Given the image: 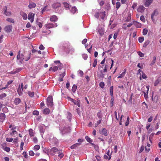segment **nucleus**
<instances>
[{"label": "nucleus", "mask_w": 161, "mask_h": 161, "mask_svg": "<svg viewBox=\"0 0 161 161\" xmlns=\"http://www.w3.org/2000/svg\"><path fill=\"white\" fill-rule=\"evenodd\" d=\"M81 144L80 143H77L71 146L70 148L71 149H74L76 148L78 146H79Z\"/></svg>", "instance_id": "nucleus-22"}, {"label": "nucleus", "mask_w": 161, "mask_h": 161, "mask_svg": "<svg viewBox=\"0 0 161 161\" xmlns=\"http://www.w3.org/2000/svg\"><path fill=\"white\" fill-rule=\"evenodd\" d=\"M126 71V69H125L124 70V71L120 74L119 76L118 77V78H122L124 77L125 74V73Z\"/></svg>", "instance_id": "nucleus-21"}, {"label": "nucleus", "mask_w": 161, "mask_h": 161, "mask_svg": "<svg viewBox=\"0 0 161 161\" xmlns=\"http://www.w3.org/2000/svg\"><path fill=\"white\" fill-rule=\"evenodd\" d=\"M39 129L41 135H43L44 132V127L42 125H40L39 126Z\"/></svg>", "instance_id": "nucleus-17"}, {"label": "nucleus", "mask_w": 161, "mask_h": 161, "mask_svg": "<svg viewBox=\"0 0 161 161\" xmlns=\"http://www.w3.org/2000/svg\"><path fill=\"white\" fill-rule=\"evenodd\" d=\"M49 109L47 108L44 109L43 111V114H49Z\"/></svg>", "instance_id": "nucleus-28"}, {"label": "nucleus", "mask_w": 161, "mask_h": 161, "mask_svg": "<svg viewBox=\"0 0 161 161\" xmlns=\"http://www.w3.org/2000/svg\"><path fill=\"white\" fill-rule=\"evenodd\" d=\"M40 148V146L38 145H35L33 148V150L35 151L39 150Z\"/></svg>", "instance_id": "nucleus-30"}, {"label": "nucleus", "mask_w": 161, "mask_h": 161, "mask_svg": "<svg viewBox=\"0 0 161 161\" xmlns=\"http://www.w3.org/2000/svg\"><path fill=\"white\" fill-rule=\"evenodd\" d=\"M20 15L22 16L23 19L24 20H26L27 19V14L25 13L22 11H21L20 12Z\"/></svg>", "instance_id": "nucleus-14"}, {"label": "nucleus", "mask_w": 161, "mask_h": 161, "mask_svg": "<svg viewBox=\"0 0 161 161\" xmlns=\"http://www.w3.org/2000/svg\"><path fill=\"white\" fill-rule=\"evenodd\" d=\"M29 154L30 156H34V155L35 154L34 153L32 150H31V151H29Z\"/></svg>", "instance_id": "nucleus-45"}, {"label": "nucleus", "mask_w": 161, "mask_h": 161, "mask_svg": "<svg viewBox=\"0 0 161 161\" xmlns=\"http://www.w3.org/2000/svg\"><path fill=\"white\" fill-rule=\"evenodd\" d=\"M58 69V67L57 66H55L53 67H51L49 69L50 71L52 70L53 72L56 71Z\"/></svg>", "instance_id": "nucleus-20"}, {"label": "nucleus", "mask_w": 161, "mask_h": 161, "mask_svg": "<svg viewBox=\"0 0 161 161\" xmlns=\"http://www.w3.org/2000/svg\"><path fill=\"white\" fill-rule=\"evenodd\" d=\"M158 14V13L157 11L156 10H155L153 12L152 14L151 15V18L153 20L154 16L155 15V14Z\"/></svg>", "instance_id": "nucleus-31"}, {"label": "nucleus", "mask_w": 161, "mask_h": 161, "mask_svg": "<svg viewBox=\"0 0 161 161\" xmlns=\"http://www.w3.org/2000/svg\"><path fill=\"white\" fill-rule=\"evenodd\" d=\"M146 88L147 89V92H144V96L145 99H147L148 97V93L149 90V87L148 86H147Z\"/></svg>", "instance_id": "nucleus-23"}, {"label": "nucleus", "mask_w": 161, "mask_h": 161, "mask_svg": "<svg viewBox=\"0 0 161 161\" xmlns=\"http://www.w3.org/2000/svg\"><path fill=\"white\" fill-rule=\"evenodd\" d=\"M12 26L11 25H8L6 26L4 28L5 31L7 33H9L12 31Z\"/></svg>", "instance_id": "nucleus-8"}, {"label": "nucleus", "mask_w": 161, "mask_h": 161, "mask_svg": "<svg viewBox=\"0 0 161 161\" xmlns=\"http://www.w3.org/2000/svg\"><path fill=\"white\" fill-rule=\"evenodd\" d=\"M27 94L30 97H32L34 96V92L29 91L28 92Z\"/></svg>", "instance_id": "nucleus-36"}, {"label": "nucleus", "mask_w": 161, "mask_h": 161, "mask_svg": "<svg viewBox=\"0 0 161 161\" xmlns=\"http://www.w3.org/2000/svg\"><path fill=\"white\" fill-rule=\"evenodd\" d=\"M47 105L48 107H52L53 106V98L51 96H49L47 98Z\"/></svg>", "instance_id": "nucleus-2"}, {"label": "nucleus", "mask_w": 161, "mask_h": 161, "mask_svg": "<svg viewBox=\"0 0 161 161\" xmlns=\"http://www.w3.org/2000/svg\"><path fill=\"white\" fill-rule=\"evenodd\" d=\"M58 20V18L55 15H53L51 16L50 19V20L52 22H56Z\"/></svg>", "instance_id": "nucleus-12"}, {"label": "nucleus", "mask_w": 161, "mask_h": 161, "mask_svg": "<svg viewBox=\"0 0 161 161\" xmlns=\"http://www.w3.org/2000/svg\"><path fill=\"white\" fill-rule=\"evenodd\" d=\"M103 70H101L100 71V73H98L97 74V77L99 78H103L104 77V75H105V74L104 73Z\"/></svg>", "instance_id": "nucleus-9"}, {"label": "nucleus", "mask_w": 161, "mask_h": 161, "mask_svg": "<svg viewBox=\"0 0 161 161\" xmlns=\"http://www.w3.org/2000/svg\"><path fill=\"white\" fill-rule=\"evenodd\" d=\"M36 6V4L35 3L31 2V1H29V3L28 6V7L29 8L31 9L35 8Z\"/></svg>", "instance_id": "nucleus-11"}, {"label": "nucleus", "mask_w": 161, "mask_h": 161, "mask_svg": "<svg viewBox=\"0 0 161 161\" xmlns=\"http://www.w3.org/2000/svg\"><path fill=\"white\" fill-rule=\"evenodd\" d=\"M71 117H72L71 114L70 113H68L67 118L69 119V121H70V119H71Z\"/></svg>", "instance_id": "nucleus-59"}, {"label": "nucleus", "mask_w": 161, "mask_h": 161, "mask_svg": "<svg viewBox=\"0 0 161 161\" xmlns=\"http://www.w3.org/2000/svg\"><path fill=\"white\" fill-rule=\"evenodd\" d=\"M77 88V86L74 84L72 87V90L73 93H75L76 91Z\"/></svg>", "instance_id": "nucleus-34"}, {"label": "nucleus", "mask_w": 161, "mask_h": 161, "mask_svg": "<svg viewBox=\"0 0 161 161\" xmlns=\"http://www.w3.org/2000/svg\"><path fill=\"white\" fill-rule=\"evenodd\" d=\"M145 9V8L143 6H140L138 8L137 10L140 12H143Z\"/></svg>", "instance_id": "nucleus-27"}, {"label": "nucleus", "mask_w": 161, "mask_h": 161, "mask_svg": "<svg viewBox=\"0 0 161 161\" xmlns=\"http://www.w3.org/2000/svg\"><path fill=\"white\" fill-rule=\"evenodd\" d=\"M111 97H112L110 100V104L111 105V107H112L114 105V98L113 96Z\"/></svg>", "instance_id": "nucleus-43"}, {"label": "nucleus", "mask_w": 161, "mask_h": 161, "mask_svg": "<svg viewBox=\"0 0 161 161\" xmlns=\"http://www.w3.org/2000/svg\"><path fill=\"white\" fill-rule=\"evenodd\" d=\"M104 83L103 82H101L99 84V86L102 88H104Z\"/></svg>", "instance_id": "nucleus-48"}, {"label": "nucleus", "mask_w": 161, "mask_h": 161, "mask_svg": "<svg viewBox=\"0 0 161 161\" xmlns=\"http://www.w3.org/2000/svg\"><path fill=\"white\" fill-rule=\"evenodd\" d=\"M120 134L122 136H124L125 135V133L123 132V128H122L120 131Z\"/></svg>", "instance_id": "nucleus-58"}, {"label": "nucleus", "mask_w": 161, "mask_h": 161, "mask_svg": "<svg viewBox=\"0 0 161 161\" xmlns=\"http://www.w3.org/2000/svg\"><path fill=\"white\" fill-rule=\"evenodd\" d=\"M82 57L85 60H86L88 58V56L86 54H83L82 55Z\"/></svg>", "instance_id": "nucleus-51"}, {"label": "nucleus", "mask_w": 161, "mask_h": 161, "mask_svg": "<svg viewBox=\"0 0 161 161\" xmlns=\"http://www.w3.org/2000/svg\"><path fill=\"white\" fill-rule=\"evenodd\" d=\"M44 48V47L42 44H41L39 47V49L41 50H43Z\"/></svg>", "instance_id": "nucleus-64"}, {"label": "nucleus", "mask_w": 161, "mask_h": 161, "mask_svg": "<svg viewBox=\"0 0 161 161\" xmlns=\"http://www.w3.org/2000/svg\"><path fill=\"white\" fill-rule=\"evenodd\" d=\"M140 19L143 22H145V21L144 17L143 15H142L141 16L140 18Z\"/></svg>", "instance_id": "nucleus-50"}, {"label": "nucleus", "mask_w": 161, "mask_h": 161, "mask_svg": "<svg viewBox=\"0 0 161 161\" xmlns=\"http://www.w3.org/2000/svg\"><path fill=\"white\" fill-rule=\"evenodd\" d=\"M47 7L48 6L47 5L44 7L43 8L42 10V13H43V12L45 11H47L48 10L47 8Z\"/></svg>", "instance_id": "nucleus-46"}, {"label": "nucleus", "mask_w": 161, "mask_h": 161, "mask_svg": "<svg viewBox=\"0 0 161 161\" xmlns=\"http://www.w3.org/2000/svg\"><path fill=\"white\" fill-rule=\"evenodd\" d=\"M137 53L138 55L141 57H143L144 56V54L140 51L138 52Z\"/></svg>", "instance_id": "nucleus-44"}, {"label": "nucleus", "mask_w": 161, "mask_h": 161, "mask_svg": "<svg viewBox=\"0 0 161 161\" xmlns=\"http://www.w3.org/2000/svg\"><path fill=\"white\" fill-rule=\"evenodd\" d=\"M52 6L53 8H57L61 6V4L59 2H56L53 4Z\"/></svg>", "instance_id": "nucleus-10"}, {"label": "nucleus", "mask_w": 161, "mask_h": 161, "mask_svg": "<svg viewBox=\"0 0 161 161\" xmlns=\"http://www.w3.org/2000/svg\"><path fill=\"white\" fill-rule=\"evenodd\" d=\"M29 56L27 58H24V55L23 54H21L20 55V58L19 59H17L18 60H20V62H21L23 61V60L24 59H25V61H27L28 60H29L31 57V54L29 53Z\"/></svg>", "instance_id": "nucleus-6"}, {"label": "nucleus", "mask_w": 161, "mask_h": 161, "mask_svg": "<svg viewBox=\"0 0 161 161\" xmlns=\"http://www.w3.org/2000/svg\"><path fill=\"white\" fill-rule=\"evenodd\" d=\"M3 14L7 16H10L11 15V12L10 11H7V6H5L3 9Z\"/></svg>", "instance_id": "nucleus-5"}, {"label": "nucleus", "mask_w": 161, "mask_h": 161, "mask_svg": "<svg viewBox=\"0 0 161 161\" xmlns=\"http://www.w3.org/2000/svg\"><path fill=\"white\" fill-rule=\"evenodd\" d=\"M58 153V157L60 159L62 158L64 155V154L62 153V150H60Z\"/></svg>", "instance_id": "nucleus-29"}, {"label": "nucleus", "mask_w": 161, "mask_h": 161, "mask_svg": "<svg viewBox=\"0 0 161 161\" xmlns=\"http://www.w3.org/2000/svg\"><path fill=\"white\" fill-rule=\"evenodd\" d=\"M21 102V100L19 98H16L14 100V103L16 105L19 104Z\"/></svg>", "instance_id": "nucleus-25"}, {"label": "nucleus", "mask_w": 161, "mask_h": 161, "mask_svg": "<svg viewBox=\"0 0 161 161\" xmlns=\"http://www.w3.org/2000/svg\"><path fill=\"white\" fill-rule=\"evenodd\" d=\"M23 154L25 158H27L28 156L25 152H24L23 153Z\"/></svg>", "instance_id": "nucleus-60"}, {"label": "nucleus", "mask_w": 161, "mask_h": 161, "mask_svg": "<svg viewBox=\"0 0 161 161\" xmlns=\"http://www.w3.org/2000/svg\"><path fill=\"white\" fill-rule=\"evenodd\" d=\"M129 124V117L128 116L127 119V120L126 122L125 123V125L126 126H128Z\"/></svg>", "instance_id": "nucleus-47"}, {"label": "nucleus", "mask_w": 161, "mask_h": 161, "mask_svg": "<svg viewBox=\"0 0 161 161\" xmlns=\"http://www.w3.org/2000/svg\"><path fill=\"white\" fill-rule=\"evenodd\" d=\"M29 135L31 137L33 136L35 134L33 130L31 129H30L29 130Z\"/></svg>", "instance_id": "nucleus-26"}, {"label": "nucleus", "mask_w": 161, "mask_h": 161, "mask_svg": "<svg viewBox=\"0 0 161 161\" xmlns=\"http://www.w3.org/2000/svg\"><path fill=\"white\" fill-rule=\"evenodd\" d=\"M70 100L72 101V102H73L75 104H76L77 102L78 101H77L75 99L71 98H69Z\"/></svg>", "instance_id": "nucleus-54"}, {"label": "nucleus", "mask_w": 161, "mask_h": 161, "mask_svg": "<svg viewBox=\"0 0 161 161\" xmlns=\"http://www.w3.org/2000/svg\"><path fill=\"white\" fill-rule=\"evenodd\" d=\"M156 57L155 56H154L153 57V60L151 63L152 65H153L155 63V61H156Z\"/></svg>", "instance_id": "nucleus-57"}, {"label": "nucleus", "mask_w": 161, "mask_h": 161, "mask_svg": "<svg viewBox=\"0 0 161 161\" xmlns=\"http://www.w3.org/2000/svg\"><path fill=\"white\" fill-rule=\"evenodd\" d=\"M100 15V13L98 12H96L95 14V16L96 18H98Z\"/></svg>", "instance_id": "nucleus-56"}, {"label": "nucleus", "mask_w": 161, "mask_h": 161, "mask_svg": "<svg viewBox=\"0 0 161 161\" xmlns=\"http://www.w3.org/2000/svg\"><path fill=\"white\" fill-rule=\"evenodd\" d=\"M60 151L57 148L53 147L50 150V153L52 155H54L55 154L58 153Z\"/></svg>", "instance_id": "nucleus-4"}, {"label": "nucleus", "mask_w": 161, "mask_h": 161, "mask_svg": "<svg viewBox=\"0 0 161 161\" xmlns=\"http://www.w3.org/2000/svg\"><path fill=\"white\" fill-rule=\"evenodd\" d=\"M153 0H146L144 4L145 6L148 7L152 3Z\"/></svg>", "instance_id": "nucleus-16"}, {"label": "nucleus", "mask_w": 161, "mask_h": 161, "mask_svg": "<svg viewBox=\"0 0 161 161\" xmlns=\"http://www.w3.org/2000/svg\"><path fill=\"white\" fill-rule=\"evenodd\" d=\"M4 149L5 151L7 152H9L10 150V148L9 147H5Z\"/></svg>", "instance_id": "nucleus-61"}, {"label": "nucleus", "mask_w": 161, "mask_h": 161, "mask_svg": "<svg viewBox=\"0 0 161 161\" xmlns=\"http://www.w3.org/2000/svg\"><path fill=\"white\" fill-rule=\"evenodd\" d=\"M97 64V59L96 58L94 59L93 63V67H95L96 66Z\"/></svg>", "instance_id": "nucleus-40"}, {"label": "nucleus", "mask_w": 161, "mask_h": 161, "mask_svg": "<svg viewBox=\"0 0 161 161\" xmlns=\"http://www.w3.org/2000/svg\"><path fill=\"white\" fill-rule=\"evenodd\" d=\"M64 7L66 8H69V4L67 3H66V2H64Z\"/></svg>", "instance_id": "nucleus-49"}, {"label": "nucleus", "mask_w": 161, "mask_h": 161, "mask_svg": "<svg viewBox=\"0 0 161 161\" xmlns=\"http://www.w3.org/2000/svg\"><path fill=\"white\" fill-rule=\"evenodd\" d=\"M77 11V8H76V7H73L71 8V12L73 14H74L75 13H76V12Z\"/></svg>", "instance_id": "nucleus-32"}, {"label": "nucleus", "mask_w": 161, "mask_h": 161, "mask_svg": "<svg viewBox=\"0 0 161 161\" xmlns=\"http://www.w3.org/2000/svg\"><path fill=\"white\" fill-rule=\"evenodd\" d=\"M108 68V65L106 64L104 68L103 69L104 72L106 73L107 71V68Z\"/></svg>", "instance_id": "nucleus-55"}, {"label": "nucleus", "mask_w": 161, "mask_h": 161, "mask_svg": "<svg viewBox=\"0 0 161 161\" xmlns=\"http://www.w3.org/2000/svg\"><path fill=\"white\" fill-rule=\"evenodd\" d=\"M153 93H152V101L153 102V103L154 105L156 104V103H157V102L158 101V96H155L154 98H153Z\"/></svg>", "instance_id": "nucleus-13"}, {"label": "nucleus", "mask_w": 161, "mask_h": 161, "mask_svg": "<svg viewBox=\"0 0 161 161\" xmlns=\"http://www.w3.org/2000/svg\"><path fill=\"white\" fill-rule=\"evenodd\" d=\"M110 95L111 96H113V86H112L110 88Z\"/></svg>", "instance_id": "nucleus-35"}, {"label": "nucleus", "mask_w": 161, "mask_h": 161, "mask_svg": "<svg viewBox=\"0 0 161 161\" xmlns=\"http://www.w3.org/2000/svg\"><path fill=\"white\" fill-rule=\"evenodd\" d=\"M6 118V116L4 114L1 113L0 114V121L3 122Z\"/></svg>", "instance_id": "nucleus-15"}, {"label": "nucleus", "mask_w": 161, "mask_h": 161, "mask_svg": "<svg viewBox=\"0 0 161 161\" xmlns=\"http://www.w3.org/2000/svg\"><path fill=\"white\" fill-rule=\"evenodd\" d=\"M46 28L47 29H50L51 28H53L57 26V24L54 23H47L45 25Z\"/></svg>", "instance_id": "nucleus-3"}, {"label": "nucleus", "mask_w": 161, "mask_h": 161, "mask_svg": "<svg viewBox=\"0 0 161 161\" xmlns=\"http://www.w3.org/2000/svg\"><path fill=\"white\" fill-rule=\"evenodd\" d=\"M35 14L32 13H30L28 14V19L30 20L31 23L34 21Z\"/></svg>", "instance_id": "nucleus-7"}, {"label": "nucleus", "mask_w": 161, "mask_h": 161, "mask_svg": "<svg viewBox=\"0 0 161 161\" xmlns=\"http://www.w3.org/2000/svg\"><path fill=\"white\" fill-rule=\"evenodd\" d=\"M6 20L9 22H10V23H14V19H11V18H8Z\"/></svg>", "instance_id": "nucleus-38"}, {"label": "nucleus", "mask_w": 161, "mask_h": 161, "mask_svg": "<svg viewBox=\"0 0 161 161\" xmlns=\"http://www.w3.org/2000/svg\"><path fill=\"white\" fill-rule=\"evenodd\" d=\"M104 31L102 29H99L98 30V32L101 36L103 35L104 34Z\"/></svg>", "instance_id": "nucleus-33"}, {"label": "nucleus", "mask_w": 161, "mask_h": 161, "mask_svg": "<svg viewBox=\"0 0 161 161\" xmlns=\"http://www.w3.org/2000/svg\"><path fill=\"white\" fill-rule=\"evenodd\" d=\"M148 32V30L147 29L145 28L143 29L142 33L144 35H146Z\"/></svg>", "instance_id": "nucleus-39"}, {"label": "nucleus", "mask_w": 161, "mask_h": 161, "mask_svg": "<svg viewBox=\"0 0 161 161\" xmlns=\"http://www.w3.org/2000/svg\"><path fill=\"white\" fill-rule=\"evenodd\" d=\"M85 139L86 141L89 142L91 143L92 142V140L88 136H85Z\"/></svg>", "instance_id": "nucleus-37"}, {"label": "nucleus", "mask_w": 161, "mask_h": 161, "mask_svg": "<svg viewBox=\"0 0 161 161\" xmlns=\"http://www.w3.org/2000/svg\"><path fill=\"white\" fill-rule=\"evenodd\" d=\"M7 96V95L5 93H3L2 94L0 95V99H3V98L6 97Z\"/></svg>", "instance_id": "nucleus-41"}, {"label": "nucleus", "mask_w": 161, "mask_h": 161, "mask_svg": "<svg viewBox=\"0 0 161 161\" xmlns=\"http://www.w3.org/2000/svg\"><path fill=\"white\" fill-rule=\"evenodd\" d=\"M6 140L7 141L9 142H12L13 140V139L12 138H6Z\"/></svg>", "instance_id": "nucleus-63"}, {"label": "nucleus", "mask_w": 161, "mask_h": 161, "mask_svg": "<svg viewBox=\"0 0 161 161\" xmlns=\"http://www.w3.org/2000/svg\"><path fill=\"white\" fill-rule=\"evenodd\" d=\"M63 48L64 51L67 53H69L72 49L70 44L68 42L63 43Z\"/></svg>", "instance_id": "nucleus-1"}, {"label": "nucleus", "mask_w": 161, "mask_h": 161, "mask_svg": "<svg viewBox=\"0 0 161 161\" xmlns=\"http://www.w3.org/2000/svg\"><path fill=\"white\" fill-rule=\"evenodd\" d=\"M142 78L146 79L147 78L146 75H145L143 72H142Z\"/></svg>", "instance_id": "nucleus-62"}, {"label": "nucleus", "mask_w": 161, "mask_h": 161, "mask_svg": "<svg viewBox=\"0 0 161 161\" xmlns=\"http://www.w3.org/2000/svg\"><path fill=\"white\" fill-rule=\"evenodd\" d=\"M144 40V37H140L138 38V41L139 42H142Z\"/></svg>", "instance_id": "nucleus-42"}, {"label": "nucleus", "mask_w": 161, "mask_h": 161, "mask_svg": "<svg viewBox=\"0 0 161 161\" xmlns=\"http://www.w3.org/2000/svg\"><path fill=\"white\" fill-rule=\"evenodd\" d=\"M120 2H117L116 3V8L118 9L120 7Z\"/></svg>", "instance_id": "nucleus-52"}, {"label": "nucleus", "mask_w": 161, "mask_h": 161, "mask_svg": "<svg viewBox=\"0 0 161 161\" xmlns=\"http://www.w3.org/2000/svg\"><path fill=\"white\" fill-rule=\"evenodd\" d=\"M17 131L15 130H13L12 132H11L10 134V135L12 136H13L15 134H17Z\"/></svg>", "instance_id": "nucleus-53"}, {"label": "nucleus", "mask_w": 161, "mask_h": 161, "mask_svg": "<svg viewBox=\"0 0 161 161\" xmlns=\"http://www.w3.org/2000/svg\"><path fill=\"white\" fill-rule=\"evenodd\" d=\"M101 133L105 136H107L108 135L107 130L106 129L103 128L102 129Z\"/></svg>", "instance_id": "nucleus-19"}, {"label": "nucleus", "mask_w": 161, "mask_h": 161, "mask_svg": "<svg viewBox=\"0 0 161 161\" xmlns=\"http://www.w3.org/2000/svg\"><path fill=\"white\" fill-rule=\"evenodd\" d=\"M134 24L137 28H139L141 27V24L137 22H134Z\"/></svg>", "instance_id": "nucleus-24"}, {"label": "nucleus", "mask_w": 161, "mask_h": 161, "mask_svg": "<svg viewBox=\"0 0 161 161\" xmlns=\"http://www.w3.org/2000/svg\"><path fill=\"white\" fill-rule=\"evenodd\" d=\"M22 89H21L20 85H19V86L17 89V92L19 96H21L22 94Z\"/></svg>", "instance_id": "nucleus-18"}]
</instances>
